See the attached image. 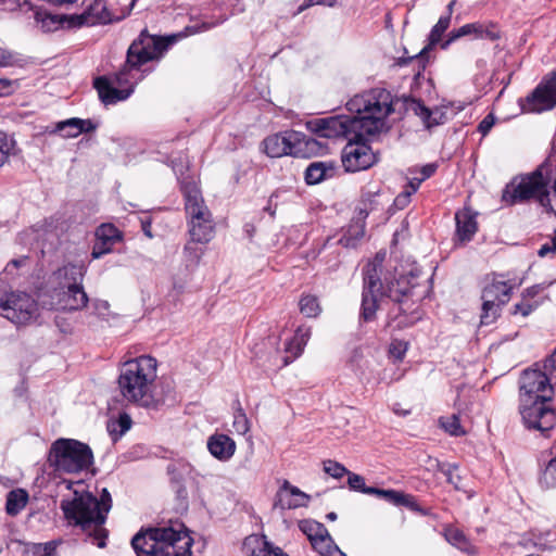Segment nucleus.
<instances>
[{
  "label": "nucleus",
  "instance_id": "f257e3e1",
  "mask_svg": "<svg viewBox=\"0 0 556 556\" xmlns=\"http://www.w3.org/2000/svg\"><path fill=\"white\" fill-rule=\"evenodd\" d=\"M62 483L71 491L60 504L67 523L80 528L90 543L100 548L105 547L109 532L104 523L112 507L109 491L103 489L98 500L81 480H63Z\"/></svg>",
  "mask_w": 556,
  "mask_h": 556
},
{
  "label": "nucleus",
  "instance_id": "f03ea898",
  "mask_svg": "<svg viewBox=\"0 0 556 556\" xmlns=\"http://www.w3.org/2000/svg\"><path fill=\"white\" fill-rule=\"evenodd\" d=\"M382 273V260L379 262H370L363 269V294H362V306H361V319L363 321H371L376 317L378 308V298L387 296L392 301L401 304L404 299L407 298L412 292V287L405 277H401L395 280L381 281Z\"/></svg>",
  "mask_w": 556,
  "mask_h": 556
},
{
  "label": "nucleus",
  "instance_id": "7ed1b4c3",
  "mask_svg": "<svg viewBox=\"0 0 556 556\" xmlns=\"http://www.w3.org/2000/svg\"><path fill=\"white\" fill-rule=\"evenodd\" d=\"M174 42L175 36L164 38L152 36L146 29L142 30L139 38L128 48L125 65L114 74L111 80L119 88H131L134 90L135 85L141 78L137 75L140 66L150 61L159 60Z\"/></svg>",
  "mask_w": 556,
  "mask_h": 556
},
{
  "label": "nucleus",
  "instance_id": "20e7f679",
  "mask_svg": "<svg viewBox=\"0 0 556 556\" xmlns=\"http://www.w3.org/2000/svg\"><path fill=\"white\" fill-rule=\"evenodd\" d=\"M346 109L359 122L361 131L376 135L387 128V117L394 111L393 97L386 89L375 88L354 96L348 101Z\"/></svg>",
  "mask_w": 556,
  "mask_h": 556
},
{
  "label": "nucleus",
  "instance_id": "39448f33",
  "mask_svg": "<svg viewBox=\"0 0 556 556\" xmlns=\"http://www.w3.org/2000/svg\"><path fill=\"white\" fill-rule=\"evenodd\" d=\"M131 545L138 556H191L192 539L173 527L152 528L137 533Z\"/></svg>",
  "mask_w": 556,
  "mask_h": 556
},
{
  "label": "nucleus",
  "instance_id": "423d86ee",
  "mask_svg": "<svg viewBox=\"0 0 556 556\" xmlns=\"http://www.w3.org/2000/svg\"><path fill=\"white\" fill-rule=\"evenodd\" d=\"M155 378V358L143 355L122 365L117 383L122 395L127 401L148 405Z\"/></svg>",
  "mask_w": 556,
  "mask_h": 556
},
{
  "label": "nucleus",
  "instance_id": "0eeeda50",
  "mask_svg": "<svg viewBox=\"0 0 556 556\" xmlns=\"http://www.w3.org/2000/svg\"><path fill=\"white\" fill-rule=\"evenodd\" d=\"M181 192L191 240L197 243L210 242L215 233V223L199 186L194 181L184 180Z\"/></svg>",
  "mask_w": 556,
  "mask_h": 556
},
{
  "label": "nucleus",
  "instance_id": "6e6552de",
  "mask_svg": "<svg viewBox=\"0 0 556 556\" xmlns=\"http://www.w3.org/2000/svg\"><path fill=\"white\" fill-rule=\"evenodd\" d=\"M93 463V453L89 445L75 439L60 438L49 450L48 464L54 472L78 473Z\"/></svg>",
  "mask_w": 556,
  "mask_h": 556
},
{
  "label": "nucleus",
  "instance_id": "1a4fd4ad",
  "mask_svg": "<svg viewBox=\"0 0 556 556\" xmlns=\"http://www.w3.org/2000/svg\"><path fill=\"white\" fill-rule=\"evenodd\" d=\"M262 147L269 157H309L321 150V144L316 139L293 129L267 136L262 141Z\"/></svg>",
  "mask_w": 556,
  "mask_h": 556
},
{
  "label": "nucleus",
  "instance_id": "9d476101",
  "mask_svg": "<svg viewBox=\"0 0 556 556\" xmlns=\"http://www.w3.org/2000/svg\"><path fill=\"white\" fill-rule=\"evenodd\" d=\"M513 280L504 279L502 274H493L481 292V325H491L501 316L502 308L509 302L513 290L519 286Z\"/></svg>",
  "mask_w": 556,
  "mask_h": 556
},
{
  "label": "nucleus",
  "instance_id": "9b49d317",
  "mask_svg": "<svg viewBox=\"0 0 556 556\" xmlns=\"http://www.w3.org/2000/svg\"><path fill=\"white\" fill-rule=\"evenodd\" d=\"M0 315L16 326H27L38 320L40 306L27 292L0 287Z\"/></svg>",
  "mask_w": 556,
  "mask_h": 556
},
{
  "label": "nucleus",
  "instance_id": "f8f14e48",
  "mask_svg": "<svg viewBox=\"0 0 556 556\" xmlns=\"http://www.w3.org/2000/svg\"><path fill=\"white\" fill-rule=\"evenodd\" d=\"M551 166L548 156L532 174L522 177L519 181L513 180L508 184L503 191L502 200L508 205H514L535 198L541 203L547 182V170Z\"/></svg>",
  "mask_w": 556,
  "mask_h": 556
},
{
  "label": "nucleus",
  "instance_id": "ddd939ff",
  "mask_svg": "<svg viewBox=\"0 0 556 556\" xmlns=\"http://www.w3.org/2000/svg\"><path fill=\"white\" fill-rule=\"evenodd\" d=\"M359 122L353 116L336 115L330 117L318 118L308 123L314 134L321 138H358L361 130Z\"/></svg>",
  "mask_w": 556,
  "mask_h": 556
},
{
  "label": "nucleus",
  "instance_id": "4468645a",
  "mask_svg": "<svg viewBox=\"0 0 556 556\" xmlns=\"http://www.w3.org/2000/svg\"><path fill=\"white\" fill-rule=\"evenodd\" d=\"M64 278L68 280L66 291L60 301L61 307L65 311H78L88 303V295L85 292L81 282L86 273L84 265L67 264L62 270Z\"/></svg>",
  "mask_w": 556,
  "mask_h": 556
},
{
  "label": "nucleus",
  "instance_id": "2eb2a0df",
  "mask_svg": "<svg viewBox=\"0 0 556 556\" xmlns=\"http://www.w3.org/2000/svg\"><path fill=\"white\" fill-rule=\"evenodd\" d=\"M358 138H349L343 148L341 160L346 172L365 170L377 162L376 154L365 140V131H359Z\"/></svg>",
  "mask_w": 556,
  "mask_h": 556
},
{
  "label": "nucleus",
  "instance_id": "dca6fc26",
  "mask_svg": "<svg viewBox=\"0 0 556 556\" xmlns=\"http://www.w3.org/2000/svg\"><path fill=\"white\" fill-rule=\"evenodd\" d=\"M520 402V414L525 426L548 437L549 431L556 424V414L554 409L546 405L547 401L532 400L528 403L525 401Z\"/></svg>",
  "mask_w": 556,
  "mask_h": 556
},
{
  "label": "nucleus",
  "instance_id": "f3484780",
  "mask_svg": "<svg viewBox=\"0 0 556 556\" xmlns=\"http://www.w3.org/2000/svg\"><path fill=\"white\" fill-rule=\"evenodd\" d=\"M553 388L548 377L538 369H526L520 378V401H551Z\"/></svg>",
  "mask_w": 556,
  "mask_h": 556
},
{
  "label": "nucleus",
  "instance_id": "a211bd4d",
  "mask_svg": "<svg viewBox=\"0 0 556 556\" xmlns=\"http://www.w3.org/2000/svg\"><path fill=\"white\" fill-rule=\"evenodd\" d=\"M450 14L443 15L439 18L437 24L432 27L429 37L428 45L425 46L417 54L408 56V58H400L397 60V65L405 66L409 63L414 64L413 71L416 72V75L419 76L421 72L426 68L428 62V52L432 49L433 46L441 41L442 35L448 28Z\"/></svg>",
  "mask_w": 556,
  "mask_h": 556
},
{
  "label": "nucleus",
  "instance_id": "6ab92c4d",
  "mask_svg": "<svg viewBox=\"0 0 556 556\" xmlns=\"http://www.w3.org/2000/svg\"><path fill=\"white\" fill-rule=\"evenodd\" d=\"M465 36H470L479 40L495 41L500 39L501 31L497 25L492 22L468 23L450 31L446 40L442 42L441 48L447 49L452 42Z\"/></svg>",
  "mask_w": 556,
  "mask_h": 556
},
{
  "label": "nucleus",
  "instance_id": "aec40b11",
  "mask_svg": "<svg viewBox=\"0 0 556 556\" xmlns=\"http://www.w3.org/2000/svg\"><path fill=\"white\" fill-rule=\"evenodd\" d=\"M556 105V73L540 84L526 99L525 110L541 113Z\"/></svg>",
  "mask_w": 556,
  "mask_h": 556
},
{
  "label": "nucleus",
  "instance_id": "412c9836",
  "mask_svg": "<svg viewBox=\"0 0 556 556\" xmlns=\"http://www.w3.org/2000/svg\"><path fill=\"white\" fill-rule=\"evenodd\" d=\"M93 87L98 92L100 101L104 105H112L125 101L132 93L131 88H119L106 76L97 77L93 81Z\"/></svg>",
  "mask_w": 556,
  "mask_h": 556
},
{
  "label": "nucleus",
  "instance_id": "4be33fe9",
  "mask_svg": "<svg viewBox=\"0 0 556 556\" xmlns=\"http://www.w3.org/2000/svg\"><path fill=\"white\" fill-rule=\"evenodd\" d=\"M309 500L311 495L285 480L277 493L275 507H279L280 509H296L300 507H306Z\"/></svg>",
  "mask_w": 556,
  "mask_h": 556
},
{
  "label": "nucleus",
  "instance_id": "5701e85b",
  "mask_svg": "<svg viewBox=\"0 0 556 556\" xmlns=\"http://www.w3.org/2000/svg\"><path fill=\"white\" fill-rule=\"evenodd\" d=\"M477 214L469 207L456 212V237L460 242H468L478 230Z\"/></svg>",
  "mask_w": 556,
  "mask_h": 556
},
{
  "label": "nucleus",
  "instance_id": "b1692460",
  "mask_svg": "<svg viewBox=\"0 0 556 556\" xmlns=\"http://www.w3.org/2000/svg\"><path fill=\"white\" fill-rule=\"evenodd\" d=\"M370 495H375L384 500L394 506H404L414 511H420L419 505L414 495L404 493L402 491L389 489L375 488L370 491Z\"/></svg>",
  "mask_w": 556,
  "mask_h": 556
},
{
  "label": "nucleus",
  "instance_id": "393cba45",
  "mask_svg": "<svg viewBox=\"0 0 556 556\" xmlns=\"http://www.w3.org/2000/svg\"><path fill=\"white\" fill-rule=\"evenodd\" d=\"M551 169L547 170V182L544 194L541 197V205L556 215V143L554 142L549 154Z\"/></svg>",
  "mask_w": 556,
  "mask_h": 556
},
{
  "label": "nucleus",
  "instance_id": "a878e982",
  "mask_svg": "<svg viewBox=\"0 0 556 556\" xmlns=\"http://www.w3.org/2000/svg\"><path fill=\"white\" fill-rule=\"evenodd\" d=\"M80 23L87 26L113 23L105 0H94L80 15Z\"/></svg>",
  "mask_w": 556,
  "mask_h": 556
},
{
  "label": "nucleus",
  "instance_id": "bb28decb",
  "mask_svg": "<svg viewBox=\"0 0 556 556\" xmlns=\"http://www.w3.org/2000/svg\"><path fill=\"white\" fill-rule=\"evenodd\" d=\"M207 448L215 458L226 462L235 454L236 443L230 437L216 433L208 438Z\"/></svg>",
  "mask_w": 556,
  "mask_h": 556
},
{
  "label": "nucleus",
  "instance_id": "cd10ccee",
  "mask_svg": "<svg viewBox=\"0 0 556 556\" xmlns=\"http://www.w3.org/2000/svg\"><path fill=\"white\" fill-rule=\"evenodd\" d=\"M94 129L96 125L91 119H81L77 117L60 122L55 126V131L60 132L63 138H75L83 132H90Z\"/></svg>",
  "mask_w": 556,
  "mask_h": 556
},
{
  "label": "nucleus",
  "instance_id": "c85d7f7f",
  "mask_svg": "<svg viewBox=\"0 0 556 556\" xmlns=\"http://www.w3.org/2000/svg\"><path fill=\"white\" fill-rule=\"evenodd\" d=\"M336 167L331 162H313L304 173L307 185H317L334 175Z\"/></svg>",
  "mask_w": 556,
  "mask_h": 556
},
{
  "label": "nucleus",
  "instance_id": "c756f323",
  "mask_svg": "<svg viewBox=\"0 0 556 556\" xmlns=\"http://www.w3.org/2000/svg\"><path fill=\"white\" fill-rule=\"evenodd\" d=\"M271 545L265 536L252 534L244 539L242 552L245 556H268Z\"/></svg>",
  "mask_w": 556,
  "mask_h": 556
},
{
  "label": "nucleus",
  "instance_id": "7c9ffc66",
  "mask_svg": "<svg viewBox=\"0 0 556 556\" xmlns=\"http://www.w3.org/2000/svg\"><path fill=\"white\" fill-rule=\"evenodd\" d=\"M365 235V225L361 222L352 223L344 230L339 243L344 248H355Z\"/></svg>",
  "mask_w": 556,
  "mask_h": 556
},
{
  "label": "nucleus",
  "instance_id": "2f4dec72",
  "mask_svg": "<svg viewBox=\"0 0 556 556\" xmlns=\"http://www.w3.org/2000/svg\"><path fill=\"white\" fill-rule=\"evenodd\" d=\"M312 547L320 556H346L334 543L329 532L315 540Z\"/></svg>",
  "mask_w": 556,
  "mask_h": 556
},
{
  "label": "nucleus",
  "instance_id": "473e14b6",
  "mask_svg": "<svg viewBox=\"0 0 556 556\" xmlns=\"http://www.w3.org/2000/svg\"><path fill=\"white\" fill-rule=\"evenodd\" d=\"M444 536L448 543L463 552L472 553L475 549L468 538L458 528L447 527L444 530Z\"/></svg>",
  "mask_w": 556,
  "mask_h": 556
},
{
  "label": "nucleus",
  "instance_id": "72a5a7b5",
  "mask_svg": "<svg viewBox=\"0 0 556 556\" xmlns=\"http://www.w3.org/2000/svg\"><path fill=\"white\" fill-rule=\"evenodd\" d=\"M28 494L22 489L10 491L7 495L5 510L9 515H17L27 504Z\"/></svg>",
  "mask_w": 556,
  "mask_h": 556
},
{
  "label": "nucleus",
  "instance_id": "f704fd0d",
  "mask_svg": "<svg viewBox=\"0 0 556 556\" xmlns=\"http://www.w3.org/2000/svg\"><path fill=\"white\" fill-rule=\"evenodd\" d=\"M113 23L119 22L130 14L136 0H105Z\"/></svg>",
  "mask_w": 556,
  "mask_h": 556
},
{
  "label": "nucleus",
  "instance_id": "c9c22d12",
  "mask_svg": "<svg viewBox=\"0 0 556 556\" xmlns=\"http://www.w3.org/2000/svg\"><path fill=\"white\" fill-rule=\"evenodd\" d=\"M299 308L301 314L307 318H316L321 313L319 300L313 294H302L299 301Z\"/></svg>",
  "mask_w": 556,
  "mask_h": 556
},
{
  "label": "nucleus",
  "instance_id": "e433bc0d",
  "mask_svg": "<svg viewBox=\"0 0 556 556\" xmlns=\"http://www.w3.org/2000/svg\"><path fill=\"white\" fill-rule=\"evenodd\" d=\"M131 418L128 414L123 413L117 419H110L106 425V429L111 434L112 439L116 441L131 427Z\"/></svg>",
  "mask_w": 556,
  "mask_h": 556
},
{
  "label": "nucleus",
  "instance_id": "4c0bfd02",
  "mask_svg": "<svg viewBox=\"0 0 556 556\" xmlns=\"http://www.w3.org/2000/svg\"><path fill=\"white\" fill-rule=\"evenodd\" d=\"M429 462L431 463V466L435 467L438 470H440L445 477L446 481L452 484L456 490H460V476L457 475L455 471L457 470V465L455 464H441L437 458L432 459L429 458Z\"/></svg>",
  "mask_w": 556,
  "mask_h": 556
},
{
  "label": "nucleus",
  "instance_id": "58836bf2",
  "mask_svg": "<svg viewBox=\"0 0 556 556\" xmlns=\"http://www.w3.org/2000/svg\"><path fill=\"white\" fill-rule=\"evenodd\" d=\"M299 528L307 536L311 544L328 532L323 523L314 520H301Z\"/></svg>",
  "mask_w": 556,
  "mask_h": 556
},
{
  "label": "nucleus",
  "instance_id": "ea45409f",
  "mask_svg": "<svg viewBox=\"0 0 556 556\" xmlns=\"http://www.w3.org/2000/svg\"><path fill=\"white\" fill-rule=\"evenodd\" d=\"M309 336V328H299L293 338L286 344V351H293V346L296 345V351L293 352V357H299L302 354Z\"/></svg>",
  "mask_w": 556,
  "mask_h": 556
},
{
  "label": "nucleus",
  "instance_id": "a19ab883",
  "mask_svg": "<svg viewBox=\"0 0 556 556\" xmlns=\"http://www.w3.org/2000/svg\"><path fill=\"white\" fill-rule=\"evenodd\" d=\"M534 546L542 551L556 549V527L534 535Z\"/></svg>",
  "mask_w": 556,
  "mask_h": 556
},
{
  "label": "nucleus",
  "instance_id": "79ce46f5",
  "mask_svg": "<svg viewBox=\"0 0 556 556\" xmlns=\"http://www.w3.org/2000/svg\"><path fill=\"white\" fill-rule=\"evenodd\" d=\"M439 422L440 426L451 435L459 437L466 433L465 429L460 425L459 416L456 414L447 417H441Z\"/></svg>",
  "mask_w": 556,
  "mask_h": 556
},
{
  "label": "nucleus",
  "instance_id": "37998d69",
  "mask_svg": "<svg viewBox=\"0 0 556 556\" xmlns=\"http://www.w3.org/2000/svg\"><path fill=\"white\" fill-rule=\"evenodd\" d=\"M96 239L114 244L121 239V233L113 224H102L96 230Z\"/></svg>",
  "mask_w": 556,
  "mask_h": 556
},
{
  "label": "nucleus",
  "instance_id": "c03bdc74",
  "mask_svg": "<svg viewBox=\"0 0 556 556\" xmlns=\"http://www.w3.org/2000/svg\"><path fill=\"white\" fill-rule=\"evenodd\" d=\"M540 484L545 489L556 488V456L545 466L540 477Z\"/></svg>",
  "mask_w": 556,
  "mask_h": 556
},
{
  "label": "nucleus",
  "instance_id": "a18cd8bd",
  "mask_svg": "<svg viewBox=\"0 0 556 556\" xmlns=\"http://www.w3.org/2000/svg\"><path fill=\"white\" fill-rule=\"evenodd\" d=\"M348 485L350 490L367 495H370V491L374 489V486L366 485L365 478L363 476L351 471L348 472Z\"/></svg>",
  "mask_w": 556,
  "mask_h": 556
},
{
  "label": "nucleus",
  "instance_id": "49530a36",
  "mask_svg": "<svg viewBox=\"0 0 556 556\" xmlns=\"http://www.w3.org/2000/svg\"><path fill=\"white\" fill-rule=\"evenodd\" d=\"M540 305V301H530L521 298L519 303H516L511 309V315H521L522 317L529 316Z\"/></svg>",
  "mask_w": 556,
  "mask_h": 556
},
{
  "label": "nucleus",
  "instance_id": "de8ad7c7",
  "mask_svg": "<svg viewBox=\"0 0 556 556\" xmlns=\"http://www.w3.org/2000/svg\"><path fill=\"white\" fill-rule=\"evenodd\" d=\"M323 465L324 471L334 479H340L345 475L348 476L350 471L345 466L332 459L324 460Z\"/></svg>",
  "mask_w": 556,
  "mask_h": 556
},
{
  "label": "nucleus",
  "instance_id": "09e8293b",
  "mask_svg": "<svg viewBox=\"0 0 556 556\" xmlns=\"http://www.w3.org/2000/svg\"><path fill=\"white\" fill-rule=\"evenodd\" d=\"M195 242L192 241V243H187L184 248V254L186 257V262L188 265L191 266H198L201 257L203 255V250L201 248H198Z\"/></svg>",
  "mask_w": 556,
  "mask_h": 556
},
{
  "label": "nucleus",
  "instance_id": "8fccbe9b",
  "mask_svg": "<svg viewBox=\"0 0 556 556\" xmlns=\"http://www.w3.org/2000/svg\"><path fill=\"white\" fill-rule=\"evenodd\" d=\"M13 149V141L9 140L8 136L0 131V167L4 164L8 156Z\"/></svg>",
  "mask_w": 556,
  "mask_h": 556
},
{
  "label": "nucleus",
  "instance_id": "3c124183",
  "mask_svg": "<svg viewBox=\"0 0 556 556\" xmlns=\"http://www.w3.org/2000/svg\"><path fill=\"white\" fill-rule=\"evenodd\" d=\"M233 428L240 434H245L250 430L249 420L241 409L235 415Z\"/></svg>",
  "mask_w": 556,
  "mask_h": 556
},
{
  "label": "nucleus",
  "instance_id": "603ef678",
  "mask_svg": "<svg viewBox=\"0 0 556 556\" xmlns=\"http://www.w3.org/2000/svg\"><path fill=\"white\" fill-rule=\"evenodd\" d=\"M112 243L106 242L104 240H96V243L92 248L91 256L97 260L103 256L106 253H110L112 250Z\"/></svg>",
  "mask_w": 556,
  "mask_h": 556
},
{
  "label": "nucleus",
  "instance_id": "864d4df0",
  "mask_svg": "<svg viewBox=\"0 0 556 556\" xmlns=\"http://www.w3.org/2000/svg\"><path fill=\"white\" fill-rule=\"evenodd\" d=\"M18 88V81L0 77V97L12 94Z\"/></svg>",
  "mask_w": 556,
  "mask_h": 556
},
{
  "label": "nucleus",
  "instance_id": "5fc2aeb1",
  "mask_svg": "<svg viewBox=\"0 0 556 556\" xmlns=\"http://www.w3.org/2000/svg\"><path fill=\"white\" fill-rule=\"evenodd\" d=\"M407 351V343L401 340H394L390 345V354L396 359H403Z\"/></svg>",
  "mask_w": 556,
  "mask_h": 556
},
{
  "label": "nucleus",
  "instance_id": "6e6d98bb",
  "mask_svg": "<svg viewBox=\"0 0 556 556\" xmlns=\"http://www.w3.org/2000/svg\"><path fill=\"white\" fill-rule=\"evenodd\" d=\"M0 7L4 10L15 11L29 7L28 0H0Z\"/></svg>",
  "mask_w": 556,
  "mask_h": 556
},
{
  "label": "nucleus",
  "instance_id": "4d7b16f0",
  "mask_svg": "<svg viewBox=\"0 0 556 556\" xmlns=\"http://www.w3.org/2000/svg\"><path fill=\"white\" fill-rule=\"evenodd\" d=\"M414 193H412L408 189L404 188V190L399 193L396 195V198L394 199V205L400 208V210H403L404 207H406L409 202H410V197L413 195Z\"/></svg>",
  "mask_w": 556,
  "mask_h": 556
},
{
  "label": "nucleus",
  "instance_id": "13d9d810",
  "mask_svg": "<svg viewBox=\"0 0 556 556\" xmlns=\"http://www.w3.org/2000/svg\"><path fill=\"white\" fill-rule=\"evenodd\" d=\"M494 124L495 116L492 113H490L479 123L478 130L482 134V136H485L492 129Z\"/></svg>",
  "mask_w": 556,
  "mask_h": 556
},
{
  "label": "nucleus",
  "instance_id": "bf43d9fd",
  "mask_svg": "<svg viewBox=\"0 0 556 556\" xmlns=\"http://www.w3.org/2000/svg\"><path fill=\"white\" fill-rule=\"evenodd\" d=\"M549 253H556V230L554 231V236L551 238V241L542 244L538 251V254L541 257H545Z\"/></svg>",
  "mask_w": 556,
  "mask_h": 556
},
{
  "label": "nucleus",
  "instance_id": "052dcab7",
  "mask_svg": "<svg viewBox=\"0 0 556 556\" xmlns=\"http://www.w3.org/2000/svg\"><path fill=\"white\" fill-rule=\"evenodd\" d=\"M544 290V287L542 285H534L529 288H526L522 293L521 298L530 301H536L535 298Z\"/></svg>",
  "mask_w": 556,
  "mask_h": 556
},
{
  "label": "nucleus",
  "instance_id": "680f3d73",
  "mask_svg": "<svg viewBox=\"0 0 556 556\" xmlns=\"http://www.w3.org/2000/svg\"><path fill=\"white\" fill-rule=\"evenodd\" d=\"M110 304L103 300H97L93 302L94 314L99 317H105L109 313Z\"/></svg>",
  "mask_w": 556,
  "mask_h": 556
},
{
  "label": "nucleus",
  "instance_id": "e2e57ef3",
  "mask_svg": "<svg viewBox=\"0 0 556 556\" xmlns=\"http://www.w3.org/2000/svg\"><path fill=\"white\" fill-rule=\"evenodd\" d=\"M53 551H54L53 542H48L45 545H39V547H38L39 556H54Z\"/></svg>",
  "mask_w": 556,
  "mask_h": 556
},
{
  "label": "nucleus",
  "instance_id": "0e129e2a",
  "mask_svg": "<svg viewBox=\"0 0 556 556\" xmlns=\"http://www.w3.org/2000/svg\"><path fill=\"white\" fill-rule=\"evenodd\" d=\"M437 170V165L435 164H426L424 165L420 169H419V174H422V178L424 180L428 179L429 177H431Z\"/></svg>",
  "mask_w": 556,
  "mask_h": 556
},
{
  "label": "nucleus",
  "instance_id": "69168bd1",
  "mask_svg": "<svg viewBox=\"0 0 556 556\" xmlns=\"http://www.w3.org/2000/svg\"><path fill=\"white\" fill-rule=\"evenodd\" d=\"M12 61V54L9 51L0 48V67L10 65Z\"/></svg>",
  "mask_w": 556,
  "mask_h": 556
},
{
  "label": "nucleus",
  "instance_id": "338daca9",
  "mask_svg": "<svg viewBox=\"0 0 556 556\" xmlns=\"http://www.w3.org/2000/svg\"><path fill=\"white\" fill-rule=\"evenodd\" d=\"M422 181H425L424 178L413 177L409 179L405 188L408 189L412 193H415L419 189Z\"/></svg>",
  "mask_w": 556,
  "mask_h": 556
},
{
  "label": "nucleus",
  "instance_id": "774afa93",
  "mask_svg": "<svg viewBox=\"0 0 556 556\" xmlns=\"http://www.w3.org/2000/svg\"><path fill=\"white\" fill-rule=\"evenodd\" d=\"M27 262H28V257L27 256H23V257H20V258L12 260L11 262L8 263L7 270H9L11 266H13L15 268L22 267Z\"/></svg>",
  "mask_w": 556,
  "mask_h": 556
}]
</instances>
